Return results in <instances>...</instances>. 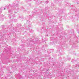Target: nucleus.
<instances>
[{
	"label": "nucleus",
	"mask_w": 79,
	"mask_h": 79,
	"mask_svg": "<svg viewBox=\"0 0 79 79\" xmlns=\"http://www.w3.org/2000/svg\"><path fill=\"white\" fill-rule=\"evenodd\" d=\"M4 10H5V8H4Z\"/></svg>",
	"instance_id": "f257e3e1"
}]
</instances>
